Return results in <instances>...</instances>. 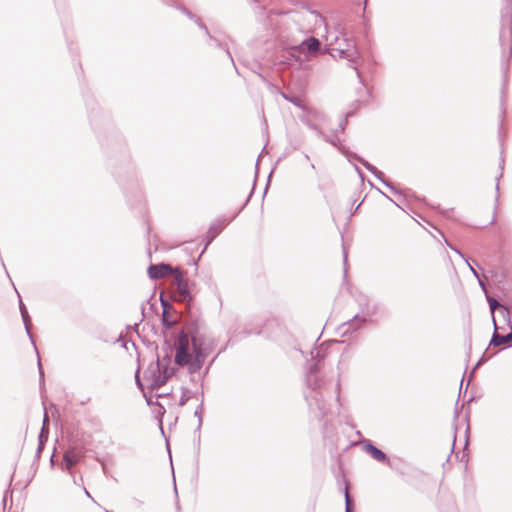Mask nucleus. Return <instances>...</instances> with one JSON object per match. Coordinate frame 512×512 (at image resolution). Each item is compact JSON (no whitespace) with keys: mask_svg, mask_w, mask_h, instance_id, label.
<instances>
[{"mask_svg":"<svg viewBox=\"0 0 512 512\" xmlns=\"http://www.w3.org/2000/svg\"><path fill=\"white\" fill-rule=\"evenodd\" d=\"M35 349H36V352H38L36 347H35ZM37 356H38V371H39V376H40V384H44V371H43V367H42V364L40 361L39 353H37Z\"/></svg>","mask_w":512,"mask_h":512,"instance_id":"nucleus-26","label":"nucleus"},{"mask_svg":"<svg viewBox=\"0 0 512 512\" xmlns=\"http://www.w3.org/2000/svg\"><path fill=\"white\" fill-rule=\"evenodd\" d=\"M176 290L177 294L175 295V300L186 303L189 306L192 301V295L189 290L188 282L184 284L178 283Z\"/></svg>","mask_w":512,"mask_h":512,"instance_id":"nucleus-11","label":"nucleus"},{"mask_svg":"<svg viewBox=\"0 0 512 512\" xmlns=\"http://www.w3.org/2000/svg\"><path fill=\"white\" fill-rule=\"evenodd\" d=\"M202 409H203V405L200 404L195 412H194V416L198 418V426H197V430H199L201 428V425H202Z\"/></svg>","mask_w":512,"mask_h":512,"instance_id":"nucleus-25","label":"nucleus"},{"mask_svg":"<svg viewBox=\"0 0 512 512\" xmlns=\"http://www.w3.org/2000/svg\"><path fill=\"white\" fill-rule=\"evenodd\" d=\"M306 381H307V385L310 388H312L313 390H315L319 386L317 378L312 379V377L307 376Z\"/></svg>","mask_w":512,"mask_h":512,"instance_id":"nucleus-29","label":"nucleus"},{"mask_svg":"<svg viewBox=\"0 0 512 512\" xmlns=\"http://www.w3.org/2000/svg\"><path fill=\"white\" fill-rule=\"evenodd\" d=\"M189 348L188 334L183 329L178 333L174 342V361L180 367L188 366L189 373L195 374L201 370L207 356L199 352L197 354L190 353Z\"/></svg>","mask_w":512,"mask_h":512,"instance_id":"nucleus-1","label":"nucleus"},{"mask_svg":"<svg viewBox=\"0 0 512 512\" xmlns=\"http://www.w3.org/2000/svg\"><path fill=\"white\" fill-rule=\"evenodd\" d=\"M343 261H344V273L346 274L347 273V269H346V266H347V252L345 250L343 252Z\"/></svg>","mask_w":512,"mask_h":512,"instance_id":"nucleus-42","label":"nucleus"},{"mask_svg":"<svg viewBox=\"0 0 512 512\" xmlns=\"http://www.w3.org/2000/svg\"><path fill=\"white\" fill-rule=\"evenodd\" d=\"M172 274L174 275V283L176 286L178 285V283L184 284L188 282L183 277V272L179 268H174V272H172Z\"/></svg>","mask_w":512,"mask_h":512,"instance_id":"nucleus-23","label":"nucleus"},{"mask_svg":"<svg viewBox=\"0 0 512 512\" xmlns=\"http://www.w3.org/2000/svg\"><path fill=\"white\" fill-rule=\"evenodd\" d=\"M502 26L500 30L499 40L503 49L509 48L512 52V7L507 1V5L502 9Z\"/></svg>","mask_w":512,"mask_h":512,"instance_id":"nucleus-3","label":"nucleus"},{"mask_svg":"<svg viewBox=\"0 0 512 512\" xmlns=\"http://www.w3.org/2000/svg\"><path fill=\"white\" fill-rule=\"evenodd\" d=\"M278 14H279V13H278L277 11L273 10V9H271V10H269V11H268V15H269V16H270V15H278Z\"/></svg>","mask_w":512,"mask_h":512,"instance_id":"nucleus-44","label":"nucleus"},{"mask_svg":"<svg viewBox=\"0 0 512 512\" xmlns=\"http://www.w3.org/2000/svg\"><path fill=\"white\" fill-rule=\"evenodd\" d=\"M494 332L492 334L489 346L498 347L501 345H507L512 341V333L501 335L498 333L499 327L497 326L496 320L493 319Z\"/></svg>","mask_w":512,"mask_h":512,"instance_id":"nucleus-9","label":"nucleus"},{"mask_svg":"<svg viewBox=\"0 0 512 512\" xmlns=\"http://www.w3.org/2000/svg\"><path fill=\"white\" fill-rule=\"evenodd\" d=\"M320 47H321L320 40L316 37L311 36V37L306 38L304 41H302L301 44L296 46L294 49L299 51L300 53L307 51L311 54H316L319 52Z\"/></svg>","mask_w":512,"mask_h":512,"instance_id":"nucleus-8","label":"nucleus"},{"mask_svg":"<svg viewBox=\"0 0 512 512\" xmlns=\"http://www.w3.org/2000/svg\"><path fill=\"white\" fill-rule=\"evenodd\" d=\"M85 493H86V495H87L88 497H91V496H90V494H89V492H88L86 489H85Z\"/></svg>","mask_w":512,"mask_h":512,"instance_id":"nucleus-55","label":"nucleus"},{"mask_svg":"<svg viewBox=\"0 0 512 512\" xmlns=\"http://www.w3.org/2000/svg\"><path fill=\"white\" fill-rule=\"evenodd\" d=\"M268 187H269V184H266L264 191H267Z\"/></svg>","mask_w":512,"mask_h":512,"instance_id":"nucleus-53","label":"nucleus"},{"mask_svg":"<svg viewBox=\"0 0 512 512\" xmlns=\"http://www.w3.org/2000/svg\"><path fill=\"white\" fill-rule=\"evenodd\" d=\"M162 349L165 351V355L160 359L162 368L163 367H171L170 363H171L172 345L169 342V340L165 339Z\"/></svg>","mask_w":512,"mask_h":512,"instance_id":"nucleus-16","label":"nucleus"},{"mask_svg":"<svg viewBox=\"0 0 512 512\" xmlns=\"http://www.w3.org/2000/svg\"><path fill=\"white\" fill-rule=\"evenodd\" d=\"M147 272L150 279L158 280L172 274L174 268L168 263L151 264Z\"/></svg>","mask_w":512,"mask_h":512,"instance_id":"nucleus-7","label":"nucleus"},{"mask_svg":"<svg viewBox=\"0 0 512 512\" xmlns=\"http://www.w3.org/2000/svg\"><path fill=\"white\" fill-rule=\"evenodd\" d=\"M169 313H170L169 311L162 312V317H161L162 326L167 330L173 328L174 325L176 324L175 321L170 320Z\"/></svg>","mask_w":512,"mask_h":512,"instance_id":"nucleus-20","label":"nucleus"},{"mask_svg":"<svg viewBox=\"0 0 512 512\" xmlns=\"http://www.w3.org/2000/svg\"><path fill=\"white\" fill-rule=\"evenodd\" d=\"M249 3L253 4L254 6L261 5V4H266V0H249Z\"/></svg>","mask_w":512,"mask_h":512,"instance_id":"nucleus-41","label":"nucleus"},{"mask_svg":"<svg viewBox=\"0 0 512 512\" xmlns=\"http://www.w3.org/2000/svg\"><path fill=\"white\" fill-rule=\"evenodd\" d=\"M447 245L453 250L455 251L461 258H463L465 260L466 263H468V259L467 257H465V255L457 248L453 247L452 245H450L449 243H447Z\"/></svg>","mask_w":512,"mask_h":512,"instance_id":"nucleus-37","label":"nucleus"},{"mask_svg":"<svg viewBox=\"0 0 512 512\" xmlns=\"http://www.w3.org/2000/svg\"><path fill=\"white\" fill-rule=\"evenodd\" d=\"M183 12L192 20L195 21L196 18H198L197 16H195L194 14H192L190 11H188L186 8H183Z\"/></svg>","mask_w":512,"mask_h":512,"instance_id":"nucleus-40","label":"nucleus"},{"mask_svg":"<svg viewBox=\"0 0 512 512\" xmlns=\"http://www.w3.org/2000/svg\"><path fill=\"white\" fill-rule=\"evenodd\" d=\"M80 460V455H78L75 451H66L63 455V461L65 464L66 470L70 471Z\"/></svg>","mask_w":512,"mask_h":512,"instance_id":"nucleus-14","label":"nucleus"},{"mask_svg":"<svg viewBox=\"0 0 512 512\" xmlns=\"http://www.w3.org/2000/svg\"><path fill=\"white\" fill-rule=\"evenodd\" d=\"M318 135L326 142L330 143L332 146L337 147L343 154L351 155L352 153H348L344 147L341 146V140L335 135L333 137H329L323 134L322 131L318 130Z\"/></svg>","mask_w":512,"mask_h":512,"instance_id":"nucleus-15","label":"nucleus"},{"mask_svg":"<svg viewBox=\"0 0 512 512\" xmlns=\"http://www.w3.org/2000/svg\"><path fill=\"white\" fill-rule=\"evenodd\" d=\"M357 172L359 173L360 177H363V173L362 171L360 170V168L358 166H355Z\"/></svg>","mask_w":512,"mask_h":512,"instance_id":"nucleus-45","label":"nucleus"},{"mask_svg":"<svg viewBox=\"0 0 512 512\" xmlns=\"http://www.w3.org/2000/svg\"><path fill=\"white\" fill-rule=\"evenodd\" d=\"M186 330L190 345L192 346L193 354H197L198 351L201 354L209 355L210 351L206 347V337L201 334L197 322H191L186 324Z\"/></svg>","mask_w":512,"mask_h":512,"instance_id":"nucleus-4","label":"nucleus"},{"mask_svg":"<svg viewBox=\"0 0 512 512\" xmlns=\"http://www.w3.org/2000/svg\"><path fill=\"white\" fill-rule=\"evenodd\" d=\"M41 428L49 429V417H48L47 412L44 413L43 423H42V427Z\"/></svg>","mask_w":512,"mask_h":512,"instance_id":"nucleus-38","label":"nucleus"},{"mask_svg":"<svg viewBox=\"0 0 512 512\" xmlns=\"http://www.w3.org/2000/svg\"><path fill=\"white\" fill-rule=\"evenodd\" d=\"M365 322H366L365 318H360L358 315H355L352 319H350L347 323H344L343 325H349L350 327H353V330L356 331Z\"/></svg>","mask_w":512,"mask_h":512,"instance_id":"nucleus-19","label":"nucleus"},{"mask_svg":"<svg viewBox=\"0 0 512 512\" xmlns=\"http://www.w3.org/2000/svg\"><path fill=\"white\" fill-rule=\"evenodd\" d=\"M195 22L197 23L198 27L205 31L207 35H209V30L207 26L200 20V18H196Z\"/></svg>","mask_w":512,"mask_h":512,"instance_id":"nucleus-33","label":"nucleus"},{"mask_svg":"<svg viewBox=\"0 0 512 512\" xmlns=\"http://www.w3.org/2000/svg\"><path fill=\"white\" fill-rule=\"evenodd\" d=\"M49 438V429L41 428L39 435H38V446L35 454V459L38 460L40 458V455L45 448V445Z\"/></svg>","mask_w":512,"mask_h":512,"instance_id":"nucleus-13","label":"nucleus"},{"mask_svg":"<svg viewBox=\"0 0 512 512\" xmlns=\"http://www.w3.org/2000/svg\"><path fill=\"white\" fill-rule=\"evenodd\" d=\"M351 67H352L354 70H356V73H357V75L359 76V72H358V70H357V67H356V66H351Z\"/></svg>","mask_w":512,"mask_h":512,"instance_id":"nucleus-49","label":"nucleus"},{"mask_svg":"<svg viewBox=\"0 0 512 512\" xmlns=\"http://www.w3.org/2000/svg\"><path fill=\"white\" fill-rule=\"evenodd\" d=\"M253 190H254V187L252 188L250 194L253 193ZM250 197H251V195H249V197L246 199V202H245L244 206L247 204V202H249Z\"/></svg>","mask_w":512,"mask_h":512,"instance_id":"nucleus-46","label":"nucleus"},{"mask_svg":"<svg viewBox=\"0 0 512 512\" xmlns=\"http://www.w3.org/2000/svg\"><path fill=\"white\" fill-rule=\"evenodd\" d=\"M54 454L51 456L50 462L53 464Z\"/></svg>","mask_w":512,"mask_h":512,"instance_id":"nucleus-54","label":"nucleus"},{"mask_svg":"<svg viewBox=\"0 0 512 512\" xmlns=\"http://www.w3.org/2000/svg\"><path fill=\"white\" fill-rule=\"evenodd\" d=\"M349 115H350V113H348L346 115V118H344L343 120L340 121L339 126H338L340 132H344V130L346 128V125H347V122H348L347 121V116H349Z\"/></svg>","mask_w":512,"mask_h":512,"instance_id":"nucleus-36","label":"nucleus"},{"mask_svg":"<svg viewBox=\"0 0 512 512\" xmlns=\"http://www.w3.org/2000/svg\"><path fill=\"white\" fill-rule=\"evenodd\" d=\"M19 310L21 315L28 313L27 308L21 299L19 300Z\"/></svg>","mask_w":512,"mask_h":512,"instance_id":"nucleus-39","label":"nucleus"},{"mask_svg":"<svg viewBox=\"0 0 512 512\" xmlns=\"http://www.w3.org/2000/svg\"><path fill=\"white\" fill-rule=\"evenodd\" d=\"M139 374H140V368H138V369L136 370V372H135V382H136L137 387H138L141 391H144V385H143V383H142V381H141V379H140ZM144 393H145V392H143V394H144Z\"/></svg>","mask_w":512,"mask_h":512,"instance_id":"nucleus-28","label":"nucleus"},{"mask_svg":"<svg viewBox=\"0 0 512 512\" xmlns=\"http://www.w3.org/2000/svg\"><path fill=\"white\" fill-rule=\"evenodd\" d=\"M268 187H269V184H266L264 191H267Z\"/></svg>","mask_w":512,"mask_h":512,"instance_id":"nucleus-52","label":"nucleus"},{"mask_svg":"<svg viewBox=\"0 0 512 512\" xmlns=\"http://www.w3.org/2000/svg\"><path fill=\"white\" fill-rule=\"evenodd\" d=\"M364 4H365V5L367 4V0H364Z\"/></svg>","mask_w":512,"mask_h":512,"instance_id":"nucleus-58","label":"nucleus"},{"mask_svg":"<svg viewBox=\"0 0 512 512\" xmlns=\"http://www.w3.org/2000/svg\"><path fill=\"white\" fill-rule=\"evenodd\" d=\"M187 392H188L187 389L183 390L182 395H181L180 400H179V405L180 406L186 405V403L189 401V396H187Z\"/></svg>","mask_w":512,"mask_h":512,"instance_id":"nucleus-31","label":"nucleus"},{"mask_svg":"<svg viewBox=\"0 0 512 512\" xmlns=\"http://www.w3.org/2000/svg\"><path fill=\"white\" fill-rule=\"evenodd\" d=\"M382 194L385 196V198L389 199L391 202H394L388 195L382 192Z\"/></svg>","mask_w":512,"mask_h":512,"instance_id":"nucleus-48","label":"nucleus"},{"mask_svg":"<svg viewBox=\"0 0 512 512\" xmlns=\"http://www.w3.org/2000/svg\"><path fill=\"white\" fill-rule=\"evenodd\" d=\"M486 298H487V302L489 304V308H490V311L492 314V320L495 319L494 312L498 308L500 310V313L502 314V316L504 318H507V320L509 321L510 311L508 310V308L506 306L500 304L495 298H493L491 296L486 295Z\"/></svg>","mask_w":512,"mask_h":512,"instance_id":"nucleus-12","label":"nucleus"},{"mask_svg":"<svg viewBox=\"0 0 512 512\" xmlns=\"http://www.w3.org/2000/svg\"><path fill=\"white\" fill-rule=\"evenodd\" d=\"M176 372L174 367H163L158 356L155 362H151L144 371V379L149 382L151 390H157L163 386Z\"/></svg>","mask_w":512,"mask_h":512,"instance_id":"nucleus-2","label":"nucleus"},{"mask_svg":"<svg viewBox=\"0 0 512 512\" xmlns=\"http://www.w3.org/2000/svg\"><path fill=\"white\" fill-rule=\"evenodd\" d=\"M221 230H222L221 225L214 224V225L210 226V228L207 232V236H206L207 241H206L204 250L218 236V234L221 232Z\"/></svg>","mask_w":512,"mask_h":512,"instance_id":"nucleus-18","label":"nucleus"},{"mask_svg":"<svg viewBox=\"0 0 512 512\" xmlns=\"http://www.w3.org/2000/svg\"><path fill=\"white\" fill-rule=\"evenodd\" d=\"M227 55H229V58H232V55H230L229 51H227Z\"/></svg>","mask_w":512,"mask_h":512,"instance_id":"nucleus-57","label":"nucleus"},{"mask_svg":"<svg viewBox=\"0 0 512 512\" xmlns=\"http://www.w3.org/2000/svg\"><path fill=\"white\" fill-rule=\"evenodd\" d=\"M487 359L485 358V354L482 355V357L477 361V363L474 365L472 371L470 372V375H469V379H468V383L471 381V379L473 378V375L476 371V369L481 366Z\"/></svg>","mask_w":512,"mask_h":512,"instance_id":"nucleus-24","label":"nucleus"},{"mask_svg":"<svg viewBox=\"0 0 512 512\" xmlns=\"http://www.w3.org/2000/svg\"><path fill=\"white\" fill-rule=\"evenodd\" d=\"M253 12H254V15L257 18V20L260 22H264L265 20H267L269 18V15H266V13H267V5L266 4L255 5L253 7Z\"/></svg>","mask_w":512,"mask_h":512,"instance_id":"nucleus-17","label":"nucleus"},{"mask_svg":"<svg viewBox=\"0 0 512 512\" xmlns=\"http://www.w3.org/2000/svg\"><path fill=\"white\" fill-rule=\"evenodd\" d=\"M455 441H456V431L454 432V438H453V444H452V449L454 448V445H455Z\"/></svg>","mask_w":512,"mask_h":512,"instance_id":"nucleus-47","label":"nucleus"},{"mask_svg":"<svg viewBox=\"0 0 512 512\" xmlns=\"http://www.w3.org/2000/svg\"><path fill=\"white\" fill-rule=\"evenodd\" d=\"M282 96L289 102H291L292 104L296 105V106H300L301 105V99L299 97H288L286 96L284 93L282 94Z\"/></svg>","mask_w":512,"mask_h":512,"instance_id":"nucleus-30","label":"nucleus"},{"mask_svg":"<svg viewBox=\"0 0 512 512\" xmlns=\"http://www.w3.org/2000/svg\"><path fill=\"white\" fill-rule=\"evenodd\" d=\"M504 163H505L504 158H503V157H501V159H500V164H499V167H500V169H501V173H500V174H499V176L496 178V180H497L496 190H497V191L499 190V180H500V178H501V177H502V175H503L502 171H503V168H504Z\"/></svg>","mask_w":512,"mask_h":512,"instance_id":"nucleus-32","label":"nucleus"},{"mask_svg":"<svg viewBox=\"0 0 512 512\" xmlns=\"http://www.w3.org/2000/svg\"><path fill=\"white\" fill-rule=\"evenodd\" d=\"M467 264H468V266H469V268H470L471 272L473 273V275H474L476 278H478V279H479V275H478L477 271H476V270L471 266V264H470L469 262H468Z\"/></svg>","mask_w":512,"mask_h":512,"instance_id":"nucleus-43","label":"nucleus"},{"mask_svg":"<svg viewBox=\"0 0 512 512\" xmlns=\"http://www.w3.org/2000/svg\"><path fill=\"white\" fill-rule=\"evenodd\" d=\"M364 450L369 453L370 456L376 461L390 463L387 455L382 450L377 448L371 441L366 440L364 442Z\"/></svg>","mask_w":512,"mask_h":512,"instance_id":"nucleus-10","label":"nucleus"},{"mask_svg":"<svg viewBox=\"0 0 512 512\" xmlns=\"http://www.w3.org/2000/svg\"><path fill=\"white\" fill-rule=\"evenodd\" d=\"M351 157L358 160L370 173H372L378 180H380L393 193H398L395 186L390 181H388L384 178V174L382 171L378 170L375 166H373L371 163H369L364 158L358 156L356 153H352Z\"/></svg>","mask_w":512,"mask_h":512,"instance_id":"nucleus-6","label":"nucleus"},{"mask_svg":"<svg viewBox=\"0 0 512 512\" xmlns=\"http://www.w3.org/2000/svg\"><path fill=\"white\" fill-rule=\"evenodd\" d=\"M211 40H214V42H217V39H214L210 34L208 35Z\"/></svg>","mask_w":512,"mask_h":512,"instance_id":"nucleus-50","label":"nucleus"},{"mask_svg":"<svg viewBox=\"0 0 512 512\" xmlns=\"http://www.w3.org/2000/svg\"><path fill=\"white\" fill-rule=\"evenodd\" d=\"M268 187H269V184H266L264 191H267Z\"/></svg>","mask_w":512,"mask_h":512,"instance_id":"nucleus-51","label":"nucleus"},{"mask_svg":"<svg viewBox=\"0 0 512 512\" xmlns=\"http://www.w3.org/2000/svg\"><path fill=\"white\" fill-rule=\"evenodd\" d=\"M22 317V320H23V323H24V326H25V330L27 332V335L29 336V338L31 339V342L35 345L34 341H33V337H32V334L30 332V329H31V318L29 316V313H26V314H23L21 315Z\"/></svg>","mask_w":512,"mask_h":512,"instance_id":"nucleus-21","label":"nucleus"},{"mask_svg":"<svg viewBox=\"0 0 512 512\" xmlns=\"http://www.w3.org/2000/svg\"><path fill=\"white\" fill-rule=\"evenodd\" d=\"M354 503L349 494L348 487L345 488V512H353Z\"/></svg>","mask_w":512,"mask_h":512,"instance_id":"nucleus-22","label":"nucleus"},{"mask_svg":"<svg viewBox=\"0 0 512 512\" xmlns=\"http://www.w3.org/2000/svg\"><path fill=\"white\" fill-rule=\"evenodd\" d=\"M143 395L146 398L147 404L149 406H151V405H158V406H160L164 410V408L160 405V403L157 400L155 402H154V400H152V396L147 397L146 393H144Z\"/></svg>","mask_w":512,"mask_h":512,"instance_id":"nucleus-35","label":"nucleus"},{"mask_svg":"<svg viewBox=\"0 0 512 512\" xmlns=\"http://www.w3.org/2000/svg\"><path fill=\"white\" fill-rule=\"evenodd\" d=\"M345 48H333L331 55L334 58L346 59L351 63H354L359 56L358 49L352 40L345 39Z\"/></svg>","mask_w":512,"mask_h":512,"instance_id":"nucleus-5","label":"nucleus"},{"mask_svg":"<svg viewBox=\"0 0 512 512\" xmlns=\"http://www.w3.org/2000/svg\"><path fill=\"white\" fill-rule=\"evenodd\" d=\"M227 55H229V58H232V55H230L229 51H227Z\"/></svg>","mask_w":512,"mask_h":512,"instance_id":"nucleus-56","label":"nucleus"},{"mask_svg":"<svg viewBox=\"0 0 512 512\" xmlns=\"http://www.w3.org/2000/svg\"><path fill=\"white\" fill-rule=\"evenodd\" d=\"M160 302H161L162 312H165V311L170 312L171 304L162 295L160 296Z\"/></svg>","mask_w":512,"mask_h":512,"instance_id":"nucleus-27","label":"nucleus"},{"mask_svg":"<svg viewBox=\"0 0 512 512\" xmlns=\"http://www.w3.org/2000/svg\"><path fill=\"white\" fill-rule=\"evenodd\" d=\"M319 367L317 363L311 364L308 368V376L311 377L312 374H315L318 371Z\"/></svg>","mask_w":512,"mask_h":512,"instance_id":"nucleus-34","label":"nucleus"}]
</instances>
